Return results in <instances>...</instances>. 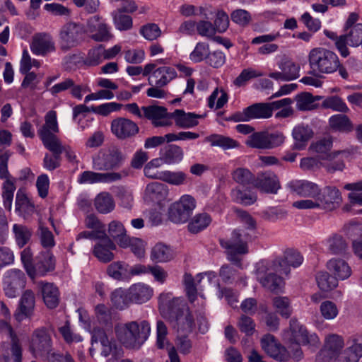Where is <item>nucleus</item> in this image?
I'll return each instance as SVG.
<instances>
[{
	"label": "nucleus",
	"instance_id": "nucleus-1",
	"mask_svg": "<svg viewBox=\"0 0 362 362\" xmlns=\"http://www.w3.org/2000/svg\"><path fill=\"white\" fill-rule=\"evenodd\" d=\"M159 310L164 317L175 315L178 337L176 344L179 351L188 354L192 348L190 341L185 335L192 331L194 323L188 307L180 298H174L170 292H163L158 298Z\"/></svg>",
	"mask_w": 362,
	"mask_h": 362
},
{
	"label": "nucleus",
	"instance_id": "nucleus-2",
	"mask_svg": "<svg viewBox=\"0 0 362 362\" xmlns=\"http://www.w3.org/2000/svg\"><path fill=\"white\" fill-rule=\"evenodd\" d=\"M344 337L331 333L325 336L322 348L315 356V362H358L362 357V344L353 339L344 349Z\"/></svg>",
	"mask_w": 362,
	"mask_h": 362
},
{
	"label": "nucleus",
	"instance_id": "nucleus-3",
	"mask_svg": "<svg viewBox=\"0 0 362 362\" xmlns=\"http://www.w3.org/2000/svg\"><path fill=\"white\" fill-rule=\"evenodd\" d=\"M77 313L81 326L91 334L92 341L96 343L100 342L101 345L103 346V354L105 356L109 355L112 349V345L104 329L98 328L95 325H92L86 310L78 308ZM95 316L97 321L103 327H111L112 310L108 306L104 304L97 305L95 307Z\"/></svg>",
	"mask_w": 362,
	"mask_h": 362
},
{
	"label": "nucleus",
	"instance_id": "nucleus-4",
	"mask_svg": "<svg viewBox=\"0 0 362 362\" xmlns=\"http://www.w3.org/2000/svg\"><path fill=\"white\" fill-rule=\"evenodd\" d=\"M115 329L118 340L129 349L140 348L151 333L150 324L146 320L120 323Z\"/></svg>",
	"mask_w": 362,
	"mask_h": 362
},
{
	"label": "nucleus",
	"instance_id": "nucleus-5",
	"mask_svg": "<svg viewBox=\"0 0 362 362\" xmlns=\"http://www.w3.org/2000/svg\"><path fill=\"white\" fill-rule=\"evenodd\" d=\"M283 267L281 262L268 263L266 261H260L255 265V274L257 281L260 282L263 287L272 292H280L284 287V281L281 277L276 275V273L287 274L286 268Z\"/></svg>",
	"mask_w": 362,
	"mask_h": 362
},
{
	"label": "nucleus",
	"instance_id": "nucleus-6",
	"mask_svg": "<svg viewBox=\"0 0 362 362\" xmlns=\"http://www.w3.org/2000/svg\"><path fill=\"white\" fill-rule=\"evenodd\" d=\"M308 61L311 69L319 74H332L340 66L337 55L323 47L312 49L308 54Z\"/></svg>",
	"mask_w": 362,
	"mask_h": 362
},
{
	"label": "nucleus",
	"instance_id": "nucleus-7",
	"mask_svg": "<svg viewBox=\"0 0 362 362\" xmlns=\"http://www.w3.org/2000/svg\"><path fill=\"white\" fill-rule=\"evenodd\" d=\"M252 235L244 229H235L231 233L230 239L222 240L221 245L225 249L227 258L230 262L240 263V257L248 253V243Z\"/></svg>",
	"mask_w": 362,
	"mask_h": 362
},
{
	"label": "nucleus",
	"instance_id": "nucleus-8",
	"mask_svg": "<svg viewBox=\"0 0 362 362\" xmlns=\"http://www.w3.org/2000/svg\"><path fill=\"white\" fill-rule=\"evenodd\" d=\"M282 339L284 343H299L308 346L310 349H316L320 344L317 334L309 332L305 326L296 320H290L289 327L282 333Z\"/></svg>",
	"mask_w": 362,
	"mask_h": 362
},
{
	"label": "nucleus",
	"instance_id": "nucleus-9",
	"mask_svg": "<svg viewBox=\"0 0 362 362\" xmlns=\"http://www.w3.org/2000/svg\"><path fill=\"white\" fill-rule=\"evenodd\" d=\"M196 199L190 194H183L173 202L168 209V218L176 224L185 223L196 209Z\"/></svg>",
	"mask_w": 362,
	"mask_h": 362
},
{
	"label": "nucleus",
	"instance_id": "nucleus-10",
	"mask_svg": "<svg viewBox=\"0 0 362 362\" xmlns=\"http://www.w3.org/2000/svg\"><path fill=\"white\" fill-rule=\"evenodd\" d=\"M10 155L8 151H0V179H5L2 187L3 203L5 209L8 211L11 210L16 190V180L9 175L7 168Z\"/></svg>",
	"mask_w": 362,
	"mask_h": 362
},
{
	"label": "nucleus",
	"instance_id": "nucleus-11",
	"mask_svg": "<svg viewBox=\"0 0 362 362\" xmlns=\"http://www.w3.org/2000/svg\"><path fill=\"white\" fill-rule=\"evenodd\" d=\"M125 156L117 147L103 150L93 158V168L96 170L103 171L119 167L124 160Z\"/></svg>",
	"mask_w": 362,
	"mask_h": 362
},
{
	"label": "nucleus",
	"instance_id": "nucleus-12",
	"mask_svg": "<svg viewBox=\"0 0 362 362\" xmlns=\"http://www.w3.org/2000/svg\"><path fill=\"white\" fill-rule=\"evenodd\" d=\"M84 33L95 42H107L113 37L110 25L99 15L93 16L87 20Z\"/></svg>",
	"mask_w": 362,
	"mask_h": 362
},
{
	"label": "nucleus",
	"instance_id": "nucleus-13",
	"mask_svg": "<svg viewBox=\"0 0 362 362\" xmlns=\"http://www.w3.org/2000/svg\"><path fill=\"white\" fill-rule=\"evenodd\" d=\"M168 196V186L160 182H153L146 185L143 194V199L148 204H155L160 209H163L170 200Z\"/></svg>",
	"mask_w": 362,
	"mask_h": 362
},
{
	"label": "nucleus",
	"instance_id": "nucleus-14",
	"mask_svg": "<svg viewBox=\"0 0 362 362\" xmlns=\"http://www.w3.org/2000/svg\"><path fill=\"white\" fill-rule=\"evenodd\" d=\"M25 285V277L19 269L8 270L3 277V288L5 295L8 298H16Z\"/></svg>",
	"mask_w": 362,
	"mask_h": 362
},
{
	"label": "nucleus",
	"instance_id": "nucleus-15",
	"mask_svg": "<svg viewBox=\"0 0 362 362\" xmlns=\"http://www.w3.org/2000/svg\"><path fill=\"white\" fill-rule=\"evenodd\" d=\"M348 30L346 34L339 36L336 43V47L343 57L349 54L347 45L351 47L362 45V23H358Z\"/></svg>",
	"mask_w": 362,
	"mask_h": 362
},
{
	"label": "nucleus",
	"instance_id": "nucleus-16",
	"mask_svg": "<svg viewBox=\"0 0 362 362\" xmlns=\"http://www.w3.org/2000/svg\"><path fill=\"white\" fill-rule=\"evenodd\" d=\"M123 175L120 173H96L90 170L83 171L77 177V182L82 185L96 183H111L119 181Z\"/></svg>",
	"mask_w": 362,
	"mask_h": 362
},
{
	"label": "nucleus",
	"instance_id": "nucleus-17",
	"mask_svg": "<svg viewBox=\"0 0 362 362\" xmlns=\"http://www.w3.org/2000/svg\"><path fill=\"white\" fill-rule=\"evenodd\" d=\"M52 346L51 337L45 327L36 329L32 334L29 349L35 356H40Z\"/></svg>",
	"mask_w": 362,
	"mask_h": 362
},
{
	"label": "nucleus",
	"instance_id": "nucleus-18",
	"mask_svg": "<svg viewBox=\"0 0 362 362\" xmlns=\"http://www.w3.org/2000/svg\"><path fill=\"white\" fill-rule=\"evenodd\" d=\"M84 33V28L75 23L64 25L60 32L62 47L64 49L76 46Z\"/></svg>",
	"mask_w": 362,
	"mask_h": 362
},
{
	"label": "nucleus",
	"instance_id": "nucleus-19",
	"mask_svg": "<svg viewBox=\"0 0 362 362\" xmlns=\"http://www.w3.org/2000/svg\"><path fill=\"white\" fill-rule=\"evenodd\" d=\"M35 305V294L31 290H26L19 299L18 305L14 313V317L18 322L30 318Z\"/></svg>",
	"mask_w": 362,
	"mask_h": 362
},
{
	"label": "nucleus",
	"instance_id": "nucleus-20",
	"mask_svg": "<svg viewBox=\"0 0 362 362\" xmlns=\"http://www.w3.org/2000/svg\"><path fill=\"white\" fill-rule=\"evenodd\" d=\"M356 151V149L352 148L332 151L327 155V157H323L322 167L329 173H334L337 170L341 171L345 168L344 159L347 158L351 153Z\"/></svg>",
	"mask_w": 362,
	"mask_h": 362
},
{
	"label": "nucleus",
	"instance_id": "nucleus-21",
	"mask_svg": "<svg viewBox=\"0 0 362 362\" xmlns=\"http://www.w3.org/2000/svg\"><path fill=\"white\" fill-rule=\"evenodd\" d=\"M204 276L207 277V281L209 284H211L212 281L216 277V273L211 271L205 273H199L195 278H193L189 274H185L183 276V284L190 302L193 303L194 301L197 297V286L199 284Z\"/></svg>",
	"mask_w": 362,
	"mask_h": 362
},
{
	"label": "nucleus",
	"instance_id": "nucleus-22",
	"mask_svg": "<svg viewBox=\"0 0 362 362\" xmlns=\"http://www.w3.org/2000/svg\"><path fill=\"white\" fill-rule=\"evenodd\" d=\"M33 54L45 56L55 50L54 42L49 35L39 33L35 35L30 45Z\"/></svg>",
	"mask_w": 362,
	"mask_h": 362
},
{
	"label": "nucleus",
	"instance_id": "nucleus-23",
	"mask_svg": "<svg viewBox=\"0 0 362 362\" xmlns=\"http://www.w3.org/2000/svg\"><path fill=\"white\" fill-rule=\"evenodd\" d=\"M115 249V244L105 233V237L101 238L94 245L93 253L100 262L107 263L114 259L112 251Z\"/></svg>",
	"mask_w": 362,
	"mask_h": 362
},
{
	"label": "nucleus",
	"instance_id": "nucleus-24",
	"mask_svg": "<svg viewBox=\"0 0 362 362\" xmlns=\"http://www.w3.org/2000/svg\"><path fill=\"white\" fill-rule=\"evenodd\" d=\"M326 267L328 272L338 281L346 280L352 274V269L349 263L341 258L330 259L327 261Z\"/></svg>",
	"mask_w": 362,
	"mask_h": 362
},
{
	"label": "nucleus",
	"instance_id": "nucleus-25",
	"mask_svg": "<svg viewBox=\"0 0 362 362\" xmlns=\"http://www.w3.org/2000/svg\"><path fill=\"white\" fill-rule=\"evenodd\" d=\"M317 198L320 209L326 210L334 209L341 202V193L335 187L328 186L322 190L320 189V194Z\"/></svg>",
	"mask_w": 362,
	"mask_h": 362
},
{
	"label": "nucleus",
	"instance_id": "nucleus-26",
	"mask_svg": "<svg viewBox=\"0 0 362 362\" xmlns=\"http://www.w3.org/2000/svg\"><path fill=\"white\" fill-rule=\"evenodd\" d=\"M254 185L261 192L271 194H276L281 187L277 176L272 172L258 174Z\"/></svg>",
	"mask_w": 362,
	"mask_h": 362
},
{
	"label": "nucleus",
	"instance_id": "nucleus-27",
	"mask_svg": "<svg viewBox=\"0 0 362 362\" xmlns=\"http://www.w3.org/2000/svg\"><path fill=\"white\" fill-rule=\"evenodd\" d=\"M132 303L142 304L148 301L153 295V288L143 282L134 284L128 288Z\"/></svg>",
	"mask_w": 362,
	"mask_h": 362
},
{
	"label": "nucleus",
	"instance_id": "nucleus-28",
	"mask_svg": "<svg viewBox=\"0 0 362 362\" xmlns=\"http://www.w3.org/2000/svg\"><path fill=\"white\" fill-rule=\"evenodd\" d=\"M37 286L41 293L43 301L49 308H56L59 302V291L53 283L40 281Z\"/></svg>",
	"mask_w": 362,
	"mask_h": 362
},
{
	"label": "nucleus",
	"instance_id": "nucleus-29",
	"mask_svg": "<svg viewBox=\"0 0 362 362\" xmlns=\"http://www.w3.org/2000/svg\"><path fill=\"white\" fill-rule=\"evenodd\" d=\"M177 77L175 69L170 66H161L155 69L148 78L151 86L164 87Z\"/></svg>",
	"mask_w": 362,
	"mask_h": 362
},
{
	"label": "nucleus",
	"instance_id": "nucleus-30",
	"mask_svg": "<svg viewBox=\"0 0 362 362\" xmlns=\"http://www.w3.org/2000/svg\"><path fill=\"white\" fill-rule=\"evenodd\" d=\"M280 37L279 33H272L254 37L251 43L252 45L264 44L257 49V53L262 55H268L276 52L279 49V45L271 43Z\"/></svg>",
	"mask_w": 362,
	"mask_h": 362
},
{
	"label": "nucleus",
	"instance_id": "nucleus-31",
	"mask_svg": "<svg viewBox=\"0 0 362 362\" xmlns=\"http://www.w3.org/2000/svg\"><path fill=\"white\" fill-rule=\"evenodd\" d=\"M291 103L292 100L288 98L272 103H254L245 108L243 113H272L274 110L289 106Z\"/></svg>",
	"mask_w": 362,
	"mask_h": 362
},
{
	"label": "nucleus",
	"instance_id": "nucleus-32",
	"mask_svg": "<svg viewBox=\"0 0 362 362\" xmlns=\"http://www.w3.org/2000/svg\"><path fill=\"white\" fill-rule=\"evenodd\" d=\"M261 346L264 352L279 361H284L286 356L282 354L284 346L279 344L271 334L264 335L261 339Z\"/></svg>",
	"mask_w": 362,
	"mask_h": 362
},
{
	"label": "nucleus",
	"instance_id": "nucleus-33",
	"mask_svg": "<svg viewBox=\"0 0 362 362\" xmlns=\"http://www.w3.org/2000/svg\"><path fill=\"white\" fill-rule=\"evenodd\" d=\"M111 129L112 133L119 139L132 136L139 132V128L134 122L124 118L114 120Z\"/></svg>",
	"mask_w": 362,
	"mask_h": 362
},
{
	"label": "nucleus",
	"instance_id": "nucleus-34",
	"mask_svg": "<svg viewBox=\"0 0 362 362\" xmlns=\"http://www.w3.org/2000/svg\"><path fill=\"white\" fill-rule=\"evenodd\" d=\"M288 186L301 197H317L320 194L318 185L308 180H293L290 182Z\"/></svg>",
	"mask_w": 362,
	"mask_h": 362
},
{
	"label": "nucleus",
	"instance_id": "nucleus-35",
	"mask_svg": "<svg viewBox=\"0 0 362 362\" xmlns=\"http://www.w3.org/2000/svg\"><path fill=\"white\" fill-rule=\"evenodd\" d=\"M15 211L19 216L23 217L24 219L28 218L35 212L34 204L27 194L21 189L16 193Z\"/></svg>",
	"mask_w": 362,
	"mask_h": 362
},
{
	"label": "nucleus",
	"instance_id": "nucleus-36",
	"mask_svg": "<svg viewBox=\"0 0 362 362\" xmlns=\"http://www.w3.org/2000/svg\"><path fill=\"white\" fill-rule=\"evenodd\" d=\"M94 113H111L112 112H125L129 113H140L136 103L122 105L114 102L105 103L98 107H92Z\"/></svg>",
	"mask_w": 362,
	"mask_h": 362
},
{
	"label": "nucleus",
	"instance_id": "nucleus-37",
	"mask_svg": "<svg viewBox=\"0 0 362 362\" xmlns=\"http://www.w3.org/2000/svg\"><path fill=\"white\" fill-rule=\"evenodd\" d=\"M322 99V97L313 96L308 92L301 93L295 98L296 108L302 112L314 110L320 106L319 102Z\"/></svg>",
	"mask_w": 362,
	"mask_h": 362
},
{
	"label": "nucleus",
	"instance_id": "nucleus-38",
	"mask_svg": "<svg viewBox=\"0 0 362 362\" xmlns=\"http://www.w3.org/2000/svg\"><path fill=\"white\" fill-rule=\"evenodd\" d=\"M0 362H22V348L18 337H13L11 344L4 349Z\"/></svg>",
	"mask_w": 362,
	"mask_h": 362
},
{
	"label": "nucleus",
	"instance_id": "nucleus-39",
	"mask_svg": "<svg viewBox=\"0 0 362 362\" xmlns=\"http://www.w3.org/2000/svg\"><path fill=\"white\" fill-rule=\"evenodd\" d=\"M54 267L55 260L52 254L49 251L42 252L35 264V277L46 275L47 272L54 270Z\"/></svg>",
	"mask_w": 362,
	"mask_h": 362
},
{
	"label": "nucleus",
	"instance_id": "nucleus-40",
	"mask_svg": "<svg viewBox=\"0 0 362 362\" xmlns=\"http://www.w3.org/2000/svg\"><path fill=\"white\" fill-rule=\"evenodd\" d=\"M160 155L163 157L165 164L176 165L183 160L184 151L179 146L171 144L162 148Z\"/></svg>",
	"mask_w": 362,
	"mask_h": 362
},
{
	"label": "nucleus",
	"instance_id": "nucleus-41",
	"mask_svg": "<svg viewBox=\"0 0 362 362\" xmlns=\"http://www.w3.org/2000/svg\"><path fill=\"white\" fill-rule=\"evenodd\" d=\"M107 273L115 280L129 281V265L124 262L111 263L107 269Z\"/></svg>",
	"mask_w": 362,
	"mask_h": 362
},
{
	"label": "nucleus",
	"instance_id": "nucleus-42",
	"mask_svg": "<svg viewBox=\"0 0 362 362\" xmlns=\"http://www.w3.org/2000/svg\"><path fill=\"white\" fill-rule=\"evenodd\" d=\"M40 139L47 149L53 154H61L63 152V145L55 134L47 131H40Z\"/></svg>",
	"mask_w": 362,
	"mask_h": 362
},
{
	"label": "nucleus",
	"instance_id": "nucleus-43",
	"mask_svg": "<svg viewBox=\"0 0 362 362\" xmlns=\"http://www.w3.org/2000/svg\"><path fill=\"white\" fill-rule=\"evenodd\" d=\"M292 134L295 140L294 148L301 150L305 147L307 142L313 136V132L308 126L299 125L293 129Z\"/></svg>",
	"mask_w": 362,
	"mask_h": 362
},
{
	"label": "nucleus",
	"instance_id": "nucleus-44",
	"mask_svg": "<svg viewBox=\"0 0 362 362\" xmlns=\"http://www.w3.org/2000/svg\"><path fill=\"white\" fill-rule=\"evenodd\" d=\"M129 297L128 289L125 290L122 288H118L112 292L110 300L115 308L124 310L132 303Z\"/></svg>",
	"mask_w": 362,
	"mask_h": 362
},
{
	"label": "nucleus",
	"instance_id": "nucleus-45",
	"mask_svg": "<svg viewBox=\"0 0 362 362\" xmlns=\"http://www.w3.org/2000/svg\"><path fill=\"white\" fill-rule=\"evenodd\" d=\"M94 204L98 211L101 214L111 212L115 206L114 199L111 194L106 192L99 193L95 198Z\"/></svg>",
	"mask_w": 362,
	"mask_h": 362
},
{
	"label": "nucleus",
	"instance_id": "nucleus-46",
	"mask_svg": "<svg viewBox=\"0 0 362 362\" xmlns=\"http://www.w3.org/2000/svg\"><path fill=\"white\" fill-rule=\"evenodd\" d=\"M173 250L168 246L162 244H156L151 250V259L156 262H167L173 258Z\"/></svg>",
	"mask_w": 362,
	"mask_h": 362
},
{
	"label": "nucleus",
	"instance_id": "nucleus-47",
	"mask_svg": "<svg viewBox=\"0 0 362 362\" xmlns=\"http://www.w3.org/2000/svg\"><path fill=\"white\" fill-rule=\"evenodd\" d=\"M211 222V218L208 214H197L189 222L188 230L192 233H197L206 228Z\"/></svg>",
	"mask_w": 362,
	"mask_h": 362
},
{
	"label": "nucleus",
	"instance_id": "nucleus-48",
	"mask_svg": "<svg viewBox=\"0 0 362 362\" xmlns=\"http://www.w3.org/2000/svg\"><path fill=\"white\" fill-rule=\"evenodd\" d=\"M228 95L223 89L216 88L207 99V105L211 109L218 110L228 103Z\"/></svg>",
	"mask_w": 362,
	"mask_h": 362
},
{
	"label": "nucleus",
	"instance_id": "nucleus-49",
	"mask_svg": "<svg viewBox=\"0 0 362 362\" xmlns=\"http://www.w3.org/2000/svg\"><path fill=\"white\" fill-rule=\"evenodd\" d=\"M281 262L283 265V268H286L287 271V274L289 272V267H298L303 262V257L300 254V252L294 250H288L285 252L284 259H276L273 262H276L278 265V262ZM279 269H282V267H279Z\"/></svg>",
	"mask_w": 362,
	"mask_h": 362
},
{
	"label": "nucleus",
	"instance_id": "nucleus-50",
	"mask_svg": "<svg viewBox=\"0 0 362 362\" xmlns=\"http://www.w3.org/2000/svg\"><path fill=\"white\" fill-rule=\"evenodd\" d=\"M12 233L17 245L20 247L25 246L30 240L32 230L26 226L15 223L12 227Z\"/></svg>",
	"mask_w": 362,
	"mask_h": 362
},
{
	"label": "nucleus",
	"instance_id": "nucleus-51",
	"mask_svg": "<svg viewBox=\"0 0 362 362\" xmlns=\"http://www.w3.org/2000/svg\"><path fill=\"white\" fill-rule=\"evenodd\" d=\"M205 141L210 143L212 146H218L224 150L231 149L238 146V143L228 136L220 134H211L205 138Z\"/></svg>",
	"mask_w": 362,
	"mask_h": 362
},
{
	"label": "nucleus",
	"instance_id": "nucleus-52",
	"mask_svg": "<svg viewBox=\"0 0 362 362\" xmlns=\"http://www.w3.org/2000/svg\"><path fill=\"white\" fill-rule=\"evenodd\" d=\"M316 281L319 288L325 292H327L337 288L339 281L334 278L328 272H319L316 275Z\"/></svg>",
	"mask_w": 362,
	"mask_h": 362
},
{
	"label": "nucleus",
	"instance_id": "nucleus-53",
	"mask_svg": "<svg viewBox=\"0 0 362 362\" xmlns=\"http://www.w3.org/2000/svg\"><path fill=\"white\" fill-rule=\"evenodd\" d=\"M120 247H130L132 252L138 257H142L145 255L146 243L138 238H131L120 241Z\"/></svg>",
	"mask_w": 362,
	"mask_h": 362
},
{
	"label": "nucleus",
	"instance_id": "nucleus-54",
	"mask_svg": "<svg viewBox=\"0 0 362 362\" xmlns=\"http://www.w3.org/2000/svg\"><path fill=\"white\" fill-rule=\"evenodd\" d=\"M319 312L324 320L331 321L339 315V308L334 301L325 300L320 303Z\"/></svg>",
	"mask_w": 362,
	"mask_h": 362
},
{
	"label": "nucleus",
	"instance_id": "nucleus-55",
	"mask_svg": "<svg viewBox=\"0 0 362 362\" xmlns=\"http://www.w3.org/2000/svg\"><path fill=\"white\" fill-rule=\"evenodd\" d=\"M329 125L332 129L341 132L353 130V124L346 115H333L329 118Z\"/></svg>",
	"mask_w": 362,
	"mask_h": 362
},
{
	"label": "nucleus",
	"instance_id": "nucleus-56",
	"mask_svg": "<svg viewBox=\"0 0 362 362\" xmlns=\"http://www.w3.org/2000/svg\"><path fill=\"white\" fill-rule=\"evenodd\" d=\"M272 305L276 311L282 317L288 318L293 311L291 301L286 296H276L272 299Z\"/></svg>",
	"mask_w": 362,
	"mask_h": 362
},
{
	"label": "nucleus",
	"instance_id": "nucleus-57",
	"mask_svg": "<svg viewBox=\"0 0 362 362\" xmlns=\"http://www.w3.org/2000/svg\"><path fill=\"white\" fill-rule=\"evenodd\" d=\"M187 177V174L182 171L161 170L160 180L172 185H184Z\"/></svg>",
	"mask_w": 362,
	"mask_h": 362
},
{
	"label": "nucleus",
	"instance_id": "nucleus-58",
	"mask_svg": "<svg viewBox=\"0 0 362 362\" xmlns=\"http://www.w3.org/2000/svg\"><path fill=\"white\" fill-rule=\"evenodd\" d=\"M279 68L283 71L286 81H292L299 77L300 66L291 60H282Z\"/></svg>",
	"mask_w": 362,
	"mask_h": 362
},
{
	"label": "nucleus",
	"instance_id": "nucleus-59",
	"mask_svg": "<svg viewBox=\"0 0 362 362\" xmlns=\"http://www.w3.org/2000/svg\"><path fill=\"white\" fill-rule=\"evenodd\" d=\"M111 16L114 25L117 30L124 31L132 28L133 22L131 16L117 10L112 12Z\"/></svg>",
	"mask_w": 362,
	"mask_h": 362
},
{
	"label": "nucleus",
	"instance_id": "nucleus-60",
	"mask_svg": "<svg viewBox=\"0 0 362 362\" xmlns=\"http://www.w3.org/2000/svg\"><path fill=\"white\" fill-rule=\"evenodd\" d=\"M322 106L325 109H330L336 112H346L349 111L346 103L337 95L326 98L322 101Z\"/></svg>",
	"mask_w": 362,
	"mask_h": 362
},
{
	"label": "nucleus",
	"instance_id": "nucleus-61",
	"mask_svg": "<svg viewBox=\"0 0 362 362\" xmlns=\"http://www.w3.org/2000/svg\"><path fill=\"white\" fill-rule=\"evenodd\" d=\"M332 139L331 138H325L312 144L310 148L318 154V157L323 160V157L331 153L330 150L332 147Z\"/></svg>",
	"mask_w": 362,
	"mask_h": 362
},
{
	"label": "nucleus",
	"instance_id": "nucleus-62",
	"mask_svg": "<svg viewBox=\"0 0 362 362\" xmlns=\"http://www.w3.org/2000/svg\"><path fill=\"white\" fill-rule=\"evenodd\" d=\"M287 348L284 347V350L281 351L282 354L286 356V358L284 359V361H288L291 359L295 361H299L303 359L304 354L300 347L301 344L299 343H285Z\"/></svg>",
	"mask_w": 362,
	"mask_h": 362
},
{
	"label": "nucleus",
	"instance_id": "nucleus-63",
	"mask_svg": "<svg viewBox=\"0 0 362 362\" xmlns=\"http://www.w3.org/2000/svg\"><path fill=\"white\" fill-rule=\"evenodd\" d=\"M231 197L235 202L243 205H251L257 200V195L255 193L239 189L232 190Z\"/></svg>",
	"mask_w": 362,
	"mask_h": 362
},
{
	"label": "nucleus",
	"instance_id": "nucleus-64",
	"mask_svg": "<svg viewBox=\"0 0 362 362\" xmlns=\"http://www.w3.org/2000/svg\"><path fill=\"white\" fill-rule=\"evenodd\" d=\"M210 52L209 45L206 42H198L193 51L189 54V59L194 63L201 62H206L207 57Z\"/></svg>",
	"mask_w": 362,
	"mask_h": 362
}]
</instances>
